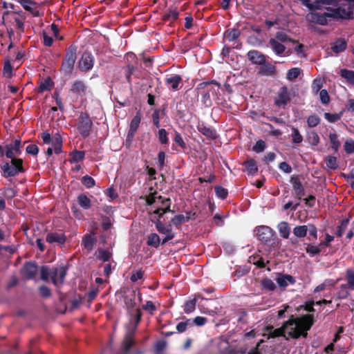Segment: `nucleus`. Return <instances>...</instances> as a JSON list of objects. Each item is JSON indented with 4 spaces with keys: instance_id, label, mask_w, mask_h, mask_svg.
Returning a JSON list of instances; mask_svg holds the SVG:
<instances>
[{
    "instance_id": "f257e3e1",
    "label": "nucleus",
    "mask_w": 354,
    "mask_h": 354,
    "mask_svg": "<svg viewBox=\"0 0 354 354\" xmlns=\"http://www.w3.org/2000/svg\"><path fill=\"white\" fill-rule=\"evenodd\" d=\"M289 319H292L295 323V327L291 328L290 331L288 332V336L293 339H299L301 336L306 338L308 336V331L315 324V317L313 314H306L300 317L295 318L291 315Z\"/></svg>"
},
{
    "instance_id": "f03ea898",
    "label": "nucleus",
    "mask_w": 354,
    "mask_h": 354,
    "mask_svg": "<svg viewBox=\"0 0 354 354\" xmlns=\"http://www.w3.org/2000/svg\"><path fill=\"white\" fill-rule=\"evenodd\" d=\"M335 8H330L332 19L336 21L351 20L353 19L354 0H340L337 1Z\"/></svg>"
},
{
    "instance_id": "7ed1b4c3",
    "label": "nucleus",
    "mask_w": 354,
    "mask_h": 354,
    "mask_svg": "<svg viewBox=\"0 0 354 354\" xmlns=\"http://www.w3.org/2000/svg\"><path fill=\"white\" fill-rule=\"evenodd\" d=\"M254 232V236L261 243L268 248L269 251L277 248L279 240L276 232L271 227L267 225H259L255 227Z\"/></svg>"
},
{
    "instance_id": "20e7f679",
    "label": "nucleus",
    "mask_w": 354,
    "mask_h": 354,
    "mask_svg": "<svg viewBox=\"0 0 354 354\" xmlns=\"http://www.w3.org/2000/svg\"><path fill=\"white\" fill-rule=\"evenodd\" d=\"M10 162L6 161L1 165V169L3 171V176L4 178L16 176L20 173H24L25 169L23 166L24 161L21 158H18L16 156L13 158H8Z\"/></svg>"
},
{
    "instance_id": "39448f33",
    "label": "nucleus",
    "mask_w": 354,
    "mask_h": 354,
    "mask_svg": "<svg viewBox=\"0 0 354 354\" xmlns=\"http://www.w3.org/2000/svg\"><path fill=\"white\" fill-rule=\"evenodd\" d=\"M77 47L75 45H71L66 49L60 68V71L66 76H70L73 71L74 65L77 59Z\"/></svg>"
},
{
    "instance_id": "423d86ee",
    "label": "nucleus",
    "mask_w": 354,
    "mask_h": 354,
    "mask_svg": "<svg viewBox=\"0 0 354 354\" xmlns=\"http://www.w3.org/2000/svg\"><path fill=\"white\" fill-rule=\"evenodd\" d=\"M93 127V122L87 113H81L78 118L77 129L83 138L90 135Z\"/></svg>"
},
{
    "instance_id": "0eeeda50",
    "label": "nucleus",
    "mask_w": 354,
    "mask_h": 354,
    "mask_svg": "<svg viewBox=\"0 0 354 354\" xmlns=\"http://www.w3.org/2000/svg\"><path fill=\"white\" fill-rule=\"evenodd\" d=\"M38 272V266L35 261H26L24 263L21 274L24 280L28 281L35 278Z\"/></svg>"
},
{
    "instance_id": "6e6552de",
    "label": "nucleus",
    "mask_w": 354,
    "mask_h": 354,
    "mask_svg": "<svg viewBox=\"0 0 354 354\" xmlns=\"http://www.w3.org/2000/svg\"><path fill=\"white\" fill-rule=\"evenodd\" d=\"M67 274V268L64 266L53 267L51 272V280L53 283L58 287L64 283Z\"/></svg>"
},
{
    "instance_id": "1a4fd4ad",
    "label": "nucleus",
    "mask_w": 354,
    "mask_h": 354,
    "mask_svg": "<svg viewBox=\"0 0 354 354\" xmlns=\"http://www.w3.org/2000/svg\"><path fill=\"white\" fill-rule=\"evenodd\" d=\"M95 59L93 55L88 51H85L78 62L79 69L84 73L91 70L93 67Z\"/></svg>"
},
{
    "instance_id": "9d476101",
    "label": "nucleus",
    "mask_w": 354,
    "mask_h": 354,
    "mask_svg": "<svg viewBox=\"0 0 354 354\" xmlns=\"http://www.w3.org/2000/svg\"><path fill=\"white\" fill-rule=\"evenodd\" d=\"M290 183L292 185L293 195L295 198L300 201L306 195L305 189L301 184L299 176L298 175H293L290 178Z\"/></svg>"
},
{
    "instance_id": "9b49d317",
    "label": "nucleus",
    "mask_w": 354,
    "mask_h": 354,
    "mask_svg": "<svg viewBox=\"0 0 354 354\" xmlns=\"http://www.w3.org/2000/svg\"><path fill=\"white\" fill-rule=\"evenodd\" d=\"M291 100L289 89L283 86L277 92V97L274 100V104L279 107L287 105Z\"/></svg>"
},
{
    "instance_id": "f8f14e48",
    "label": "nucleus",
    "mask_w": 354,
    "mask_h": 354,
    "mask_svg": "<svg viewBox=\"0 0 354 354\" xmlns=\"http://www.w3.org/2000/svg\"><path fill=\"white\" fill-rule=\"evenodd\" d=\"M324 12H315L311 15V21L319 25L325 26L328 24V19H332V12L329 11L330 7L325 8Z\"/></svg>"
},
{
    "instance_id": "ddd939ff",
    "label": "nucleus",
    "mask_w": 354,
    "mask_h": 354,
    "mask_svg": "<svg viewBox=\"0 0 354 354\" xmlns=\"http://www.w3.org/2000/svg\"><path fill=\"white\" fill-rule=\"evenodd\" d=\"M301 3L310 10L320 8V4L335 6L337 0H299Z\"/></svg>"
},
{
    "instance_id": "4468645a",
    "label": "nucleus",
    "mask_w": 354,
    "mask_h": 354,
    "mask_svg": "<svg viewBox=\"0 0 354 354\" xmlns=\"http://www.w3.org/2000/svg\"><path fill=\"white\" fill-rule=\"evenodd\" d=\"M134 332L129 331L125 335L122 342V352L119 354H130V350L134 344Z\"/></svg>"
},
{
    "instance_id": "2eb2a0df",
    "label": "nucleus",
    "mask_w": 354,
    "mask_h": 354,
    "mask_svg": "<svg viewBox=\"0 0 354 354\" xmlns=\"http://www.w3.org/2000/svg\"><path fill=\"white\" fill-rule=\"evenodd\" d=\"M124 302L129 316L133 315L134 310L136 308V291L132 290L124 295Z\"/></svg>"
},
{
    "instance_id": "dca6fc26",
    "label": "nucleus",
    "mask_w": 354,
    "mask_h": 354,
    "mask_svg": "<svg viewBox=\"0 0 354 354\" xmlns=\"http://www.w3.org/2000/svg\"><path fill=\"white\" fill-rule=\"evenodd\" d=\"M247 57L252 64L255 65L263 64L266 60V57L261 52L257 50H249L247 53Z\"/></svg>"
},
{
    "instance_id": "f3484780",
    "label": "nucleus",
    "mask_w": 354,
    "mask_h": 354,
    "mask_svg": "<svg viewBox=\"0 0 354 354\" xmlns=\"http://www.w3.org/2000/svg\"><path fill=\"white\" fill-rule=\"evenodd\" d=\"M276 281L280 288L284 289L289 284H295L296 283V279L292 275L278 272L277 277L276 278Z\"/></svg>"
},
{
    "instance_id": "a211bd4d",
    "label": "nucleus",
    "mask_w": 354,
    "mask_h": 354,
    "mask_svg": "<svg viewBox=\"0 0 354 354\" xmlns=\"http://www.w3.org/2000/svg\"><path fill=\"white\" fill-rule=\"evenodd\" d=\"M87 86L82 80H77L71 85L70 92L77 96L83 97L86 94Z\"/></svg>"
},
{
    "instance_id": "6ab92c4d",
    "label": "nucleus",
    "mask_w": 354,
    "mask_h": 354,
    "mask_svg": "<svg viewBox=\"0 0 354 354\" xmlns=\"http://www.w3.org/2000/svg\"><path fill=\"white\" fill-rule=\"evenodd\" d=\"M165 84L174 91H179L183 86V79L180 75H173L165 80Z\"/></svg>"
},
{
    "instance_id": "aec40b11",
    "label": "nucleus",
    "mask_w": 354,
    "mask_h": 354,
    "mask_svg": "<svg viewBox=\"0 0 354 354\" xmlns=\"http://www.w3.org/2000/svg\"><path fill=\"white\" fill-rule=\"evenodd\" d=\"M294 323L295 322L292 319H288L284 322L280 328H276L272 332H271L270 336L272 337H284L286 339H288V337L285 335L286 330L289 326H294Z\"/></svg>"
},
{
    "instance_id": "412c9836",
    "label": "nucleus",
    "mask_w": 354,
    "mask_h": 354,
    "mask_svg": "<svg viewBox=\"0 0 354 354\" xmlns=\"http://www.w3.org/2000/svg\"><path fill=\"white\" fill-rule=\"evenodd\" d=\"M258 74L262 76H274L276 74V67L266 60L263 64L260 65Z\"/></svg>"
},
{
    "instance_id": "4be33fe9",
    "label": "nucleus",
    "mask_w": 354,
    "mask_h": 354,
    "mask_svg": "<svg viewBox=\"0 0 354 354\" xmlns=\"http://www.w3.org/2000/svg\"><path fill=\"white\" fill-rule=\"evenodd\" d=\"M197 129L207 138L215 140L217 138L216 131L212 127L206 126L203 122L198 123Z\"/></svg>"
},
{
    "instance_id": "5701e85b",
    "label": "nucleus",
    "mask_w": 354,
    "mask_h": 354,
    "mask_svg": "<svg viewBox=\"0 0 354 354\" xmlns=\"http://www.w3.org/2000/svg\"><path fill=\"white\" fill-rule=\"evenodd\" d=\"M18 2L21 5V6L26 10L30 12L33 17L39 16V12L36 9V8L32 7V6H36L37 3L32 0H18Z\"/></svg>"
},
{
    "instance_id": "b1692460",
    "label": "nucleus",
    "mask_w": 354,
    "mask_h": 354,
    "mask_svg": "<svg viewBox=\"0 0 354 354\" xmlns=\"http://www.w3.org/2000/svg\"><path fill=\"white\" fill-rule=\"evenodd\" d=\"M46 241L49 243H57L60 245H63L66 241V236L64 234L51 232L47 234Z\"/></svg>"
},
{
    "instance_id": "393cba45",
    "label": "nucleus",
    "mask_w": 354,
    "mask_h": 354,
    "mask_svg": "<svg viewBox=\"0 0 354 354\" xmlns=\"http://www.w3.org/2000/svg\"><path fill=\"white\" fill-rule=\"evenodd\" d=\"M269 44L274 53L278 56H282L286 51V46L275 38H270Z\"/></svg>"
},
{
    "instance_id": "a878e982",
    "label": "nucleus",
    "mask_w": 354,
    "mask_h": 354,
    "mask_svg": "<svg viewBox=\"0 0 354 354\" xmlns=\"http://www.w3.org/2000/svg\"><path fill=\"white\" fill-rule=\"evenodd\" d=\"M347 48V41L344 38H338L331 44V50L335 54L344 52Z\"/></svg>"
},
{
    "instance_id": "bb28decb",
    "label": "nucleus",
    "mask_w": 354,
    "mask_h": 354,
    "mask_svg": "<svg viewBox=\"0 0 354 354\" xmlns=\"http://www.w3.org/2000/svg\"><path fill=\"white\" fill-rule=\"evenodd\" d=\"M197 298L201 299H205V297L201 293H197L196 295H195V297L194 299L187 301L185 303L183 308L184 312L186 314H189L195 310Z\"/></svg>"
},
{
    "instance_id": "cd10ccee",
    "label": "nucleus",
    "mask_w": 354,
    "mask_h": 354,
    "mask_svg": "<svg viewBox=\"0 0 354 354\" xmlns=\"http://www.w3.org/2000/svg\"><path fill=\"white\" fill-rule=\"evenodd\" d=\"M245 166V169L248 175L254 176L258 171V166L256 160L254 158H250L243 163Z\"/></svg>"
},
{
    "instance_id": "c85d7f7f",
    "label": "nucleus",
    "mask_w": 354,
    "mask_h": 354,
    "mask_svg": "<svg viewBox=\"0 0 354 354\" xmlns=\"http://www.w3.org/2000/svg\"><path fill=\"white\" fill-rule=\"evenodd\" d=\"M97 241V239L92 234H86L83 237L82 245L88 251H91Z\"/></svg>"
},
{
    "instance_id": "c756f323",
    "label": "nucleus",
    "mask_w": 354,
    "mask_h": 354,
    "mask_svg": "<svg viewBox=\"0 0 354 354\" xmlns=\"http://www.w3.org/2000/svg\"><path fill=\"white\" fill-rule=\"evenodd\" d=\"M50 143L53 146L54 152L59 154L62 152V138L59 133H56L52 137Z\"/></svg>"
},
{
    "instance_id": "7c9ffc66",
    "label": "nucleus",
    "mask_w": 354,
    "mask_h": 354,
    "mask_svg": "<svg viewBox=\"0 0 354 354\" xmlns=\"http://www.w3.org/2000/svg\"><path fill=\"white\" fill-rule=\"evenodd\" d=\"M79 205L84 209H88L92 206L91 199L85 194H81L77 198Z\"/></svg>"
},
{
    "instance_id": "2f4dec72",
    "label": "nucleus",
    "mask_w": 354,
    "mask_h": 354,
    "mask_svg": "<svg viewBox=\"0 0 354 354\" xmlns=\"http://www.w3.org/2000/svg\"><path fill=\"white\" fill-rule=\"evenodd\" d=\"M154 223L157 230L160 234L165 235L173 234L171 229V223H170L167 226H165L164 224L161 222V221H159V219H156V221Z\"/></svg>"
},
{
    "instance_id": "473e14b6",
    "label": "nucleus",
    "mask_w": 354,
    "mask_h": 354,
    "mask_svg": "<svg viewBox=\"0 0 354 354\" xmlns=\"http://www.w3.org/2000/svg\"><path fill=\"white\" fill-rule=\"evenodd\" d=\"M277 228H278L279 234L282 238L288 239L289 237L290 232V228L287 222H286V221L280 222L277 225Z\"/></svg>"
},
{
    "instance_id": "72a5a7b5",
    "label": "nucleus",
    "mask_w": 354,
    "mask_h": 354,
    "mask_svg": "<svg viewBox=\"0 0 354 354\" xmlns=\"http://www.w3.org/2000/svg\"><path fill=\"white\" fill-rule=\"evenodd\" d=\"M346 279L347 283L342 284L343 288H348V289L354 290V270L352 269H347L346 270Z\"/></svg>"
},
{
    "instance_id": "f704fd0d",
    "label": "nucleus",
    "mask_w": 354,
    "mask_h": 354,
    "mask_svg": "<svg viewBox=\"0 0 354 354\" xmlns=\"http://www.w3.org/2000/svg\"><path fill=\"white\" fill-rule=\"evenodd\" d=\"M224 35L229 41H234L240 37L241 31L238 28L228 29L225 32Z\"/></svg>"
},
{
    "instance_id": "c9c22d12",
    "label": "nucleus",
    "mask_w": 354,
    "mask_h": 354,
    "mask_svg": "<svg viewBox=\"0 0 354 354\" xmlns=\"http://www.w3.org/2000/svg\"><path fill=\"white\" fill-rule=\"evenodd\" d=\"M275 39L279 41L281 43L290 42L292 44H297L298 41L294 39H292L288 35H287L285 32L279 31L275 34Z\"/></svg>"
},
{
    "instance_id": "e433bc0d",
    "label": "nucleus",
    "mask_w": 354,
    "mask_h": 354,
    "mask_svg": "<svg viewBox=\"0 0 354 354\" xmlns=\"http://www.w3.org/2000/svg\"><path fill=\"white\" fill-rule=\"evenodd\" d=\"M188 221L189 218L186 217L184 214H177L171 220V224L178 229L180 228L183 224Z\"/></svg>"
},
{
    "instance_id": "4c0bfd02",
    "label": "nucleus",
    "mask_w": 354,
    "mask_h": 354,
    "mask_svg": "<svg viewBox=\"0 0 354 354\" xmlns=\"http://www.w3.org/2000/svg\"><path fill=\"white\" fill-rule=\"evenodd\" d=\"M328 138L330 142L331 149L335 152H337L341 146V142L338 139V135L336 133H330Z\"/></svg>"
},
{
    "instance_id": "58836bf2",
    "label": "nucleus",
    "mask_w": 354,
    "mask_h": 354,
    "mask_svg": "<svg viewBox=\"0 0 354 354\" xmlns=\"http://www.w3.org/2000/svg\"><path fill=\"white\" fill-rule=\"evenodd\" d=\"M140 122H141V113L140 111H138L136 113V115L132 118V120L131 121L129 131L136 133L139 127Z\"/></svg>"
},
{
    "instance_id": "ea45409f",
    "label": "nucleus",
    "mask_w": 354,
    "mask_h": 354,
    "mask_svg": "<svg viewBox=\"0 0 354 354\" xmlns=\"http://www.w3.org/2000/svg\"><path fill=\"white\" fill-rule=\"evenodd\" d=\"M339 74L348 84L354 86V71L343 68L340 71Z\"/></svg>"
},
{
    "instance_id": "a19ab883",
    "label": "nucleus",
    "mask_w": 354,
    "mask_h": 354,
    "mask_svg": "<svg viewBox=\"0 0 354 354\" xmlns=\"http://www.w3.org/2000/svg\"><path fill=\"white\" fill-rule=\"evenodd\" d=\"M54 83L50 77H47L44 82H41L37 88L38 93H43L45 91H50L53 86Z\"/></svg>"
},
{
    "instance_id": "79ce46f5",
    "label": "nucleus",
    "mask_w": 354,
    "mask_h": 354,
    "mask_svg": "<svg viewBox=\"0 0 354 354\" xmlns=\"http://www.w3.org/2000/svg\"><path fill=\"white\" fill-rule=\"evenodd\" d=\"M70 156L69 162L71 163L79 162L84 159L85 152L75 150L70 154Z\"/></svg>"
},
{
    "instance_id": "37998d69",
    "label": "nucleus",
    "mask_w": 354,
    "mask_h": 354,
    "mask_svg": "<svg viewBox=\"0 0 354 354\" xmlns=\"http://www.w3.org/2000/svg\"><path fill=\"white\" fill-rule=\"evenodd\" d=\"M160 242V239L156 233H151L147 237V244L149 246L155 248H158Z\"/></svg>"
},
{
    "instance_id": "c03bdc74",
    "label": "nucleus",
    "mask_w": 354,
    "mask_h": 354,
    "mask_svg": "<svg viewBox=\"0 0 354 354\" xmlns=\"http://www.w3.org/2000/svg\"><path fill=\"white\" fill-rule=\"evenodd\" d=\"M130 317L131 321L134 322V327L132 331L135 332L142 319L141 310L139 308H136L133 313V315Z\"/></svg>"
},
{
    "instance_id": "a18cd8bd",
    "label": "nucleus",
    "mask_w": 354,
    "mask_h": 354,
    "mask_svg": "<svg viewBox=\"0 0 354 354\" xmlns=\"http://www.w3.org/2000/svg\"><path fill=\"white\" fill-rule=\"evenodd\" d=\"M40 279L44 281H48L50 277H51L52 268L47 266H42L39 268Z\"/></svg>"
},
{
    "instance_id": "49530a36",
    "label": "nucleus",
    "mask_w": 354,
    "mask_h": 354,
    "mask_svg": "<svg viewBox=\"0 0 354 354\" xmlns=\"http://www.w3.org/2000/svg\"><path fill=\"white\" fill-rule=\"evenodd\" d=\"M324 161L328 168L333 170L338 168L337 159L335 156H328L325 158Z\"/></svg>"
},
{
    "instance_id": "de8ad7c7",
    "label": "nucleus",
    "mask_w": 354,
    "mask_h": 354,
    "mask_svg": "<svg viewBox=\"0 0 354 354\" xmlns=\"http://www.w3.org/2000/svg\"><path fill=\"white\" fill-rule=\"evenodd\" d=\"M261 286L262 290L268 291H274L276 289V285L269 278H265L261 281Z\"/></svg>"
},
{
    "instance_id": "09e8293b",
    "label": "nucleus",
    "mask_w": 354,
    "mask_h": 354,
    "mask_svg": "<svg viewBox=\"0 0 354 354\" xmlns=\"http://www.w3.org/2000/svg\"><path fill=\"white\" fill-rule=\"evenodd\" d=\"M308 142L313 147L317 146L319 143L320 138L315 131H310L307 136Z\"/></svg>"
},
{
    "instance_id": "8fccbe9b",
    "label": "nucleus",
    "mask_w": 354,
    "mask_h": 354,
    "mask_svg": "<svg viewBox=\"0 0 354 354\" xmlns=\"http://www.w3.org/2000/svg\"><path fill=\"white\" fill-rule=\"evenodd\" d=\"M292 133L290 135L292 138V142L294 144H300L303 141V136L300 133L298 129L295 127L291 128Z\"/></svg>"
},
{
    "instance_id": "3c124183",
    "label": "nucleus",
    "mask_w": 354,
    "mask_h": 354,
    "mask_svg": "<svg viewBox=\"0 0 354 354\" xmlns=\"http://www.w3.org/2000/svg\"><path fill=\"white\" fill-rule=\"evenodd\" d=\"M138 67L136 65L129 64L125 70V77L129 84H131V75L134 74Z\"/></svg>"
},
{
    "instance_id": "603ef678",
    "label": "nucleus",
    "mask_w": 354,
    "mask_h": 354,
    "mask_svg": "<svg viewBox=\"0 0 354 354\" xmlns=\"http://www.w3.org/2000/svg\"><path fill=\"white\" fill-rule=\"evenodd\" d=\"M293 234L298 238H304L307 234V225H297L293 229Z\"/></svg>"
},
{
    "instance_id": "864d4df0",
    "label": "nucleus",
    "mask_w": 354,
    "mask_h": 354,
    "mask_svg": "<svg viewBox=\"0 0 354 354\" xmlns=\"http://www.w3.org/2000/svg\"><path fill=\"white\" fill-rule=\"evenodd\" d=\"M183 319H185L184 322H180L176 325V330L178 333H182L185 332L188 327H191V319H187L185 317H183Z\"/></svg>"
},
{
    "instance_id": "5fc2aeb1",
    "label": "nucleus",
    "mask_w": 354,
    "mask_h": 354,
    "mask_svg": "<svg viewBox=\"0 0 354 354\" xmlns=\"http://www.w3.org/2000/svg\"><path fill=\"white\" fill-rule=\"evenodd\" d=\"M342 113L343 111H341L339 113H325L324 116V118L329 122L335 123L341 119Z\"/></svg>"
},
{
    "instance_id": "6e6d98bb",
    "label": "nucleus",
    "mask_w": 354,
    "mask_h": 354,
    "mask_svg": "<svg viewBox=\"0 0 354 354\" xmlns=\"http://www.w3.org/2000/svg\"><path fill=\"white\" fill-rule=\"evenodd\" d=\"M179 12L176 10H169L162 16L164 21H174L178 18Z\"/></svg>"
},
{
    "instance_id": "4d7b16f0",
    "label": "nucleus",
    "mask_w": 354,
    "mask_h": 354,
    "mask_svg": "<svg viewBox=\"0 0 354 354\" xmlns=\"http://www.w3.org/2000/svg\"><path fill=\"white\" fill-rule=\"evenodd\" d=\"M174 142L182 149L185 150L187 149V145L184 141L181 134L176 131L174 133Z\"/></svg>"
},
{
    "instance_id": "13d9d810",
    "label": "nucleus",
    "mask_w": 354,
    "mask_h": 354,
    "mask_svg": "<svg viewBox=\"0 0 354 354\" xmlns=\"http://www.w3.org/2000/svg\"><path fill=\"white\" fill-rule=\"evenodd\" d=\"M301 73V69L299 68H292L288 70L286 78L289 81H293L297 79Z\"/></svg>"
},
{
    "instance_id": "bf43d9fd",
    "label": "nucleus",
    "mask_w": 354,
    "mask_h": 354,
    "mask_svg": "<svg viewBox=\"0 0 354 354\" xmlns=\"http://www.w3.org/2000/svg\"><path fill=\"white\" fill-rule=\"evenodd\" d=\"M158 138L160 144L168 145L169 138L167 136V132L165 129H160L158 130Z\"/></svg>"
},
{
    "instance_id": "052dcab7",
    "label": "nucleus",
    "mask_w": 354,
    "mask_h": 354,
    "mask_svg": "<svg viewBox=\"0 0 354 354\" xmlns=\"http://www.w3.org/2000/svg\"><path fill=\"white\" fill-rule=\"evenodd\" d=\"M214 191L216 196L221 199H225L227 196V189H225L224 187L220 185L215 186Z\"/></svg>"
},
{
    "instance_id": "680f3d73",
    "label": "nucleus",
    "mask_w": 354,
    "mask_h": 354,
    "mask_svg": "<svg viewBox=\"0 0 354 354\" xmlns=\"http://www.w3.org/2000/svg\"><path fill=\"white\" fill-rule=\"evenodd\" d=\"M82 183L86 187V188H92L95 185V180L91 177L88 175L84 176L82 178Z\"/></svg>"
},
{
    "instance_id": "e2e57ef3",
    "label": "nucleus",
    "mask_w": 354,
    "mask_h": 354,
    "mask_svg": "<svg viewBox=\"0 0 354 354\" xmlns=\"http://www.w3.org/2000/svg\"><path fill=\"white\" fill-rule=\"evenodd\" d=\"M320 118L316 115H310L307 119V124L309 127H315L320 123Z\"/></svg>"
},
{
    "instance_id": "0e129e2a",
    "label": "nucleus",
    "mask_w": 354,
    "mask_h": 354,
    "mask_svg": "<svg viewBox=\"0 0 354 354\" xmlns=\"http://www.w3.org/2000/svg\"><path fill=\"white\" fill-rule=\"evenodd\" d=\"M344 149L347 154L354 153V140L347 139L344 142Z\"/></svg>"
},
{
    "instance_id": "69168bd1",
    "label": "nucleus",
    "mask_w": 354,
    "mask_h": 354,
    "mask_svg": "<svg viewBox=\"0 0 354 354\" xmlns=\"http://www.w3.org/2000/svg\"><path fill=\"white\" fill-rule=\"evenodd\" d=\"M3 196L8 199H12L17 195V192L12 187H5L1 189Z\"/></svg>"
},
{
    "instance_id": "338daca9",
    "label": "nucleus",
    "mask_w": 354,
    "mask_h": 354,
    "mask_svg": "<svg viewBox=\"0 0 354 354\" xmlns=\"http://www.w3.org/2000/svg\"><path fill=\"white\" fill-rule=\"evenodd\" d=\"M111 257V254L106 250L100 249L97 251V258L103 261H108Z\"/></svg>"
},
{
    "instance_id": "774afa93",
    "label": "nucleus",
    "mask_w": 354,
    "mask_h": 354,
    "mask_svg": "<svg viewBox=\"0 0 354 354\" xmlns=\"http://www.w3.org/2000/svg\"><path fill=\"white\" fill-rule=\"evenodd\" d=\"M348 224V219H343L341 221V224L337 227V232L335 233L336 236L337 237L342 236L344 231L346 230L347 226Z\"/></svg>"
}]
</instances>
